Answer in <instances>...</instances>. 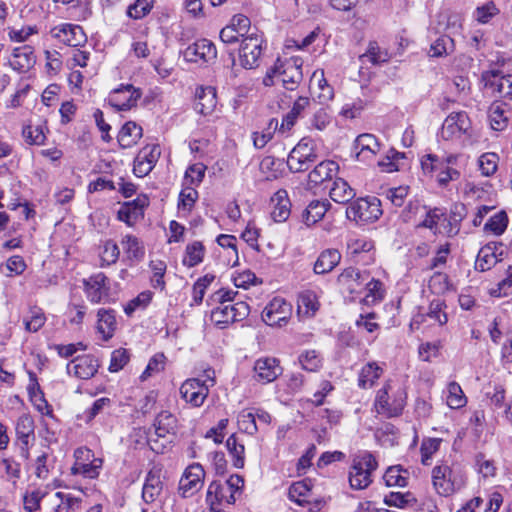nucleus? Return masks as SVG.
Returning <instances> with one entry per match:
<instances>
[{"instance_id": "f257e3e1", "label": "nucleus", "mask_w": 512, "mask_h": 512, "mask_svg": "<svg viewBox=\"0 0 512 512\" xmlns=\"http://www.w3.org/2000/svg\"><path fill=\"white\" fill-rule=\"evenodd\" d=\"M432 485L438 495L448 497L462 489L466 484V475L456 466L446 463L432 469Z\"/></svg>"}, {"instance_id": "f03ea898", "label": "nucleus", "mask_w": 512, "mask_h": 512, "mask_svg": "<svg viewBox=\"0 0 512 512\" xmlns=\"http://www.w3.org/2000/svg\"><path fill=\"white\" fill-rule=\"evenodd\" d=\"M378 463L369 452L356 455L352 460L349 471V484L352 489L363 490L372 483V473L377 469Z\"/></svg>"}, {"instance_id": "7ed1b4c3", "label": "nucleus", "mask_w": 512, "mask_h": 512, "mask_svg": "<svg viewBox=\"0 0 512 512\" xmlns=\"http://www.w3.org/2000/svg\"><path fill=\"white\" fill-rule=\"evenodd\" d=\"M381 201L377 197L358 198L351 202L346 209L349 220L357 223H372L382 215Z\"/></svg>"}, {"instance_id": "20e7f679", "label": "nucleus", "mask_w": 512, "mask_h": 512, "mask_svg": "<svg viewBox=\"0 0 512 512\" xmlns=\"http://www.w3.org/2000/svg\"><path fill=\"white\" fill-rule=\"evenodd\" d=\"M390 389V382H386L384 386L377 391L374 401L375 411L388 418L399 416L406 404V394L403 391H398L393 396V399L390 400Z\"/></svg>"}, {"instance_id": "39448f33", "label": "nucleus", "mask_w": 512, "mask_h": 512, "mask_svg": "<svg viewBox=\"0 0 512 512\" xmlns=\"http://www.w3.org/2000/svg\"><path fill=\"white\" fill-rule=\"evenodd\" d=\"M218 304L219 305L211 312V320L220 328H224L234 322L242 321L250 313L249 305L243 301Z\"/></svg>"}, {"instance_id": "423d86ee", "label": "nucleus", "mask_w": 512, "mask_h": 512, "mask_svg": "<svg viewBox=\"0 0 512 512\" xmlns=\"http://www.w3.org/2000/svg\"><path fill=\"white\" fill-rule=\"evenodd\" d=\"M316 160L317 154L313 147V141L303 138L289 153L287 165L294 173L303 172L309 169Z\"/></svg>"}, {"instance_id": "0eeeda50", "label": "nucleus", "mask_w": 512, "mask_h": 512, "mask_svg": "<svg viewBox=\"0 0 512 512\" xmlns=\"http://www.w3.org/2000/svg\"><path fill=\"white\" fill-rule=\"evenodd\" d=\"M471 120L464 111L451 112L444 120L440 137L445 141L460 140L463 135H470Z\"/></svg>"}, {"instance_id": "6e6552de", "label": "nucleus", "mask_w": 512, "mask_h": 512, "mask_svg": "<svg viewBox=\"0 0 512 512\" xmlns=\"http://www.w3.org/2000/svg\"><path fill=\"white\" fill-rule=\"evenodd\" d=\"M262 36L257 33H251L241 41L239 51V61L245 69H253L259 65V60L263 51Z\"/></svg>"}, {"instance_id": "1a4fd4ad", "label": "nucleus", "mask_w": 512, "mask_h": 512, "mask_svg": "<svg viewBox=\"0 0 512 512\" xmlns=\"http://www.w3.org/2000/svg\"><path fill=\"white\" fill-rule=\"evenodd\" d=\"M292 314V306L280 297L273 298L262 312V320L269 326H285Z\"/></svg>"}, {"instance_id": "9d476101", "label": "nucleus", "mask_w": 512, "mask_h": 512, "mask_svg": "<svg viewBox=\"0 0 512 512\" xmlns=\"http://www.w3.org/2000/svg\"><path fill=\"white\" fill-rule=\"evenodd\" d=\"M179 392L187 404L192 407H200L208 397L209 387L204 380L189 378L181 384Z\"/></svg>"}, {"instance_id": "9b49d317", "label": "nucleus", "mask_w": 512, "mask_h": 512, "mask_svg": "<svg viewBox=\"0 0 512 512\" xmlns=\"http://www.w3.org/2000/svg\"><path fill=\"white\" fill-rule=\"evenodd\" d=\"M204 477L205 471L199 463L189 465L179 481L181 495L185 498L193 496L202 488Z\"/></svg>"}, {"instance_id": "f8f14e48", "label": "nucleus", "mask_w": 512, "mask_h": 512, "mask_svg": "<svg viewBox=\"0 0 512 512\" xmlns=\"http://www.w3.org/2000/svg\"><path fill=\"white\" fill-rule=\"evenodd\" d=\"M481 79L495 96L509 98L512 95V74L504 75L499 70H488L482 73Z\"/></svg>"}, {"instance_id": "ddd939ff", "label": "nucleus", "mask_w": 512, "mask_h": 512, "mask_svg": "<svg viewBox=\"0 0 512 512\" xmlns=\"http://www.w3.org/2000/svg\"><path fill=\"white\" fill-rule=\"evenodd\" d=\"M302 64L299 57L280 60V81L286 90L294 91L302 81Z\"/></svg>"}, {"instance_id": "4468645a", "label": "nucleus", "mask_w": 512, "mask_h": 512, "mask_svg": "<svg viewBox=\"0 0 512 512\" xmlns=\"http://www.w3.org/2000/svg\"><path fill=\"white\" fill-rule=\"evenodd\" d=\"M255 381L268 384L275 381L282 374V367L278 359L274 357H261L257 359L253 367Z\"/></svg>"}, {"instance_id": "2eb2a0df", "label": "nucleus", "mask_w": 512, "mask_h": 512, "mask_svg": "<svg viewBox=\"0 0 512 512\" xmlns=\"http://www.w3.org/2000/svg\"><path fill=\"white\" fill-rule=\"evenodd\" d=\"M50 35L52 38L71 47L81 46L87 40L82 27L69 23H63L53 27L50 30Z\"/></svg>"}, {"instance_id": "dca6fc26", "label": "nucleus", "mask_w": 512, "mask_h": 512, "mask_svg": "<svg viewBox=\"0 0 512 512\" xmlns=\"http://www.w3.org/2000/svg\"><path fill=\"white\" fill-rule=\"evenodd\" d=\"M142 92L131 84L121 85L115 89L109 96V102L118 110H129L136 106L141 98Z\"/></svg>"}, {"instance_id": "f3484780", "label": "nucleus", "mask_w": 512, "mask_h": 512, "mask_svg": "<svg viewBox=\"0 0 512 512\" xmlns=\"http://www.w3.org/2000/svg\"><path fill=\"white\" fill-rule=\"evenodd\" d=\"M504 245L500 242H490L483 246L477 255L475 268L479 271L490 270L497 262L502 260Z\"/></svg>"}, {"instance_id": "a211bd4d", "label": "nucleus", "mask_w": 512, "mask_h": 512, "mask_svg": "<svg viewBox=\"0 0 512 512\" xmlns=\"http://www.w3.org/2000/svg\"><path fill=\"white\" fill-rule=\"evenodd\" d=\"M380 151V143L377 138L369 133L359 135L353 144L355 158L360 162H370Z\"/></svg>"}, {"instance_id": "6ab92c4d", "label": "nucleus", "mask_w": 512, "mask_h": 512, "mask_svg": "<svg viewBox=\"0 0 512 512\" xmlns=\"http://www.w3.org/2000/svg\"><path fill=\"white\" fill-rule=\"evenodd\" d=\"M368 279V272H361L357 268L348 267L340 273L337 280L342 289L353 294L360 293Z\"/></svg>"}, {"instance_id": "aec40b11", "label": "nucleus", "mask_w": 512, "mask_h": 512, "mask_svg": "<svg viewBox=\"0 0 512 512\" xmlns=\"http://www.w3.org/2000/svg\"><path fill=\"white\" fill-rule=\"evenodd\" d=\"M183 55L189 62H210L216 58L217 50L211 41L201 39L189 45Z\"/></svg>"}, {"instance_id": "412c9836", "label": "nucleus", "mask_w": 512, "mask_h": 512, "mask_svg": "<svg viewBox=\"0 0 512 512\" xmlns=\"http://www.w3.org/2000/svg\"><path fill=\"white\" fill-rule=\"evenodd\" d=\"M146 196H138L132 201L125 202L118 211V219L128 226H133L144 216V208L148 206Z\"/></svg>"}, {"instance_id": "4be33fe9", "label": "nucleus", "mask_w": 512, "mask_h": 512, "mask_svg": "<svg viewBox=\"0 0 512 512\" xmlns=\"http://www.w3.org/2000/svg\"><path fill=\"white\" fill-rule=\"evenodd\" d=\"M460 157L457 154H450L441 159L436 174V179L440 186H447L449 182L460 178L461 172L457 169Z\"/></svg>"}, {"instance_id": "5701e85b", "label": "nucleus", "mask_w": 512, "mask_h": 512, "mask_svg": "<svg viewBox=\"0 0 512 512\" xmlns=\"http://www.w3.org/2000/svg\"><path fill=\"white\" fill-rule=\"evenodd\" d=\"M75 463L72 467L73 474H82L85 477L94 478L96 466H94V452L86 447L75 450Z\"/></svg>"}, {"instance_id": "b1692460", "label": "nucleus", "mask_w": 512, "mask_h": 512, "mask_svg": "<svg viewBox=\"0 0 512 512\" xmlns=\"http://www.w3.org/2000/svg\"><path fill=\"white\" fill-rule=\"evenodd\" d=\"M217 106L216 91L213 87H201L196 90L194 110L203 116L211 115Z\"/></svg>"}, {"instance_id": "393cba45", "label": "nucleus", "mask_w": 512, "mask_h": 512, "mask_svg": "<svg viewBox=\"0 0 512 512\" xmlns=\"http://www.w3.org/2000/svg\"><path fill=\"white\" fill-rule=\"evenodd\" d=\"M162 490L161 469L154 466L147 473L143 485L142 498L146 503H152L160 496Z\"/></svg>"}, {"instance_id": "a878e982", "label": "nucleus", "mask_w": 512, "mask_h": 512, "mask_svg": "<svg viewBox=\"0 0 512 512\" xmlns=\"http://www.w3.org/2000/svg\"><path fill=\"white\" fill-rule=\"evenodd\" d=\"M444 308H446L444 300L435 298L430 302L428 310L425 314H418L413 318V323L420 324L429 319L431 322L438 323L442 326L448 321Z\"/></svg>"}, {"instance_id": "bb28decb", "label": "nucleus", "mask_w": 512, "mask_h": 512, "mask_svg": "<svg viewBox=\"0 0 512 512\" xmlns=\"http://www.w3.org/2000/svg\"><path fill=\"white\" fill-rule=\"evenodd\" d=\"M341 258L342 256L338 249L328 248L323 250L314 263V273L318 275L330 273L340 263Z\"/></svg>"}, {"instance_id": "cd10ccee", "label": "nucleus", "mask_w": 512, "mask_h": 512, "mask_svg": "<svg viewBox=\"0 0 512 512\" xmlns=\"http://www.w3.org/2000/svg\"><path fill=\"white\" fill-rule=\"evenodd\" d=\"M35 61L36 57L34 55L33 47L30 45H23L14 48L10 64L13 69L25 72L33 67Z\"/></svg>"}, {"instance_id": "c85d7f7f", "label": "nucleus", "mask_w": 512, "mask_h": 512, "mask_svg": "<svg viewBox=\"0 0 512 512\" xmlns=\"http://www.w3.org/2000/svg\"><path fill=\"white\" fill-rule=\"evenodd\" d=\"M510 114L508 103L501 100L494 101L489 108L488 114L492 129L496 131L504 130L507 126Z\"/></svg>"}, {"instance_id": "c756f323", "label": "nucleus", "mask_w": 512, "mask_h": 512, "mask_svg": "<svg viewBox=\"0 0 512 512\" xmlns=\"http://www.w3.org/2000/svg\"><path fill=\"white\" fill-rule=\"evenodd\" d=\"M235 501L236 497L232 493L224 490V483L213 481L209 485L206 495V502L208 505H232Z\"/></svg>"}, {"instance_id": "7c9ffc66", "label": "nucleus", "mask_w": 512, "mask_h": 512, "mask_svg": "<svg viewBox=\"0 0 512 512\" xmlns=\"http://www.w3.org/2000/svg\"><path fill=\"white\" fill-rule=\"evenodd\" d=\"M72 370L76 377L88 380L96 374L95 360L90 355L78 356L68 365V371Z\"/></svg>"}, {"instance_id": "2f4dec72", "label": "nucleus", "mask_w": 512, "mask_h": 512, "mask_svg": "<svg viewBox=\"0 0 512 512\" xmlns=\"http://www.w3.org/2000/svg\"><path fill=\"white\" fill-rule=\"evenodd\" d=\"M330 206L331 204L328 200L311 201L306 209L302 212V221L307 226L316 224L324 217Z\"/></svg>"}, {"instance_id": "473e14b6", "label": "nucleus", "mask_w": 512, "mask_h": 512, "mask_svg": "<svg viewBox=\"0 0 512 512\" xmlns=\"http://www.w3.org/2000/svg\"><path fill=\"white\" fill-rule=\"evenodd\" d=\"M155 434L157 437L164 438L165 436L176 433L177 418L169 411H161L154 421Z\"/></svg>"}, {"instance_id": "72a5a7b5", "label": "nucleus", "mask_w": 512, "mask_h": 512, "mask_svg": "<svg viewBox=\"0 0 512 512\" xmlns=\"http://www.w3.org/2000/svg\"><path fill=\"white\" fill-rule=\"evenodd\" d=\"M274 204L273 211L271 212L272 218L276 222L285 221L290 215V201L286 190H278L271 198Z\"/></svg>"}, {"instance_id": "f704fd0d", "label": "nucleus", "mask_w": 512, "mask_h": 512, "mask_svg": "<svg viewBox=\"0 0 512 512\" xmlns=\"http://www.w3.org/2000/svg\"><path fill=\"white\" fill-rule=\"evenodd\" d=\"M310 105L308 97L300 96L294 102L291 110L283 117L280 126V131H289L296 123L297 119L301 117L302 113Z\"/></svg>"}, {"instance_id": "c9c22d12", "label": "nucleus", "mask_w": 512, "mask_h": 512, "mask_svg": "<svg viewBox=\"0 0 512 512\" xmlns=\"http://www.w3.org/2000/svg\"><path fill=\"white\" fill-rule=\"evenodd\" d=\"M329 195L334 202L346 204L355 197L356 193L346 180L337 178L330 188Z\"/></svg>"}, {"instance_id": "e433bc0d", "label": "nucleus", "mask_w": 512, "mask_h": 512, "mask_svg": "<svg viewBox=\"0 0 512 512\" xmlns=\"http://www.w3.org/2000/svg\"><path fill=\"white\" fill-rule=\"evenodd\" d=\"M337 170L338 165L336 162L330 160L322 161L309 173V182L319 185L326 180L332 179Z\"/></svg>"}, {"instance_id": "4c0bfd02", "label": "nucleus", "mask_w": 512, "mask_h": 512, "mask_svg": "<svg viewBox=\"0 0 512 512\" xmlns=\"http://www.w3.org/2000/svg\"><path fill=\"white\" fill-rule=\"evenodd\" d=\"M319 309V301L314 291L306 290L299 294L297 312L305 317H312Z\"/></svg>"}, {"instance_id": "58836bf2", "label": "nucleus", "mask_w": 512, "mask_h": 512, "mask_svg": "<svg viewBox=\"0 0 512 512\" xmlns=\"http://www.w3.org/2000/svg\"><path fill=\"white\" fill-rule=\"evenodd\" d=\"M116 329V316L113 310L98 309V334L104 341L109 340Z\"/></svg>"}, {"instance_id": "ea45409f", "label": "nucleus", "mask_w": 512, "mask_h": 512, "mask_svg": "<svg viewBox=\"0 0 512 512\" xmlns=\"http://www.w3.org/2000/svg\"><path fill=\"white\" fill-rule=\"evenodd\" d=\"M142 137V128L135 122L125 123L118 133V143L123 148H129Z\"/></svg>"}, {"instance_id": "a19ab883", "label": "nucleus", "mask_w": 512, "mask_h": 512, "mask_svg": "<svg viewBox=\"0 0 512 512\" xmlns=\"http://www.w3.org/2000/svg\"><path fill=\"white\" fill-rule=\"evenodd\" d=\"M226 448L232 458L233 466L241 469L245 465V447L236 434L230 435L226 440Z\"/></svg>"}, {"instance_id": "79ce46f5", "label": "nucleus", "mask_w": 512, "mask_h": 512, "mask_svg": "<svg viewBox=\"0 0 512 512\" xmlns=\"http://www.w3.org/2000/svg\"><path fill=\"white\" fill-rule=\"evenodd\" d=\"M383 373V368L380 367L376 362H369L365 366L362 367L359 378L358 385L363 389L371 388L375 382L381 377Z\"/></svg>"}, {"instance_id": "37998d69", "label": "nucleus", "mask_w": 512, "mask_h": 512, "mask_svg": "<svg viewBox=\"0 0 512 512\" xmlns=\"http://www.w3.org/2000/svg\"><path fill=\"white\" fill-rule=\"evenodd\" d=\"M34 420L28 414L21 415L16 423V435L23 445L22 449L27 448L29 439L34 438Z\"/></svg>"}, {"instance_id": "c03bdc74", "label": "nucleus", "mask_w": 512, "mask_h": 512, "mask_svg": "<svg viewBox=\"0 0 512 512\" xmlns=\"http://www.w3.org/2000/svg\"><path fill=\"white\" fill-rule=\"evenodd\" d=\"M197 199L198 192L195 188L191 186L184 187L179 194L178 212L182 216H188L191 213Z\"/></svg>"}, {"instance_id": "a18cd8bd", "label": "nucleus", "mask_w": 512, "mask_h": 512, "mask_svg": "<svg viewBox=\"0 0 512 512\" xmlns=\"http://www.w3.org/2000/svg\"><path fill=\"white\" fill-rule=\"evenodd\" d=\"M205 248L199 241H194L186 246L183 264L189 268L194 267L203 261Z\"/></svg>"}, {"instance_id": "49530a36", "label": "nucleus", "mask_w": 512, "mask_h": 512, "mask_svg": "<svg viewBox=\"0 0 512 512\" xmlns=\"http://www.w3.org/2000/svg\"><path fill=\"white\" fill-rule=\"evenodd\" d=\"M446 402L452 409L462 408L467 403V398L461 386L455 381L450 382L447 386Z\"/></svg>"}, {"instance_id": "de8ad7c7", "label": "nucleus", "mask_w": 512, "mask_h": 512, "mask_svg": "<svg viewBox=\"0 0 512 512\" xmlns=\"http://www.w3.org/2000/svg\"><path fill=\"white\" fill-rule=\"evenodd\" d=\"M46 322V316L40 307H30L28 316L24 317L23 323L28 332H37Z\"/></svg>"}, {"instance_id": "09e8293b", "label": "nucleus", "mask_w": 512, "mask_h": 512, "mask_svg": "<svg viewBox=\"0 0 512 512\" xmlns=\"http://www.w3.org/2000/svg\"><path fill=\"white\" fill-rule=\"evenodd\" d=\"M408 476L407 470L402 469L400 466H392L386 470L383 479L389 487H405L408 484Z\"/></svg>"}, {"instance_id": "8fccbe9b", "label": "nucleus", "mask_w": 512, "mask_h": 512, "mask_svg": "<svg viewBox=\"0 0 512 512\" xmlns=\"http://www.w3.org/2000/svg\"><path fill=\"white\" fill-rule=\"evenodd\" d=\"M454 50V40L448 35H441L431 44L430 55L432 57H443L451 54Z\"/></svg>"}, {"instance_id": "3c124183", "label": "nucleus", "mask_w": 512, "mask_h": 512, "mask_svg": "<svg viewBox=\"0 0 512 512\" xmlns=\"http://www.w3.org/2000/svg\"><path fill=\"white\" fill-rule=\"evenodd\" d=\"M508 226V216L505 211H499L491 216L484 225V231L499 236Z\"/></svg>"}, {"instance_id": "603ef678", "label": "nucleus", "mask_w": 512, "mask_h": 512, "mask_svg": "<svg viewBox=\"0 0 512 512\" xmlns=\"http://www.w3.org/2000/svg\"><path fill=\"white\" fill-rule=\"evenodd\" d=\"M301 367L309 372H316L322 366V357L316 350H306L299 355Z\"/></svg>"}, {"instance_id": "864d4df0", "label": "nucleus", "mask_w": 512, "mask_h": 512, "mask_svg": "<svg viewBox=\"0 0 512 512\" xmlns=\"http://www.w3.org/2000/svg\"><path fill=\"white\" fill-rule=\"evenodd\" d=\"M442 439L440 438H425L423 439L420 447L421 463L423 465H430L432 456L439 450Z\"/></svg>"}, {"instance_id": "5fc2aeb1", "label": "nucleus", "mask_w": 512, "mask_h": 512, "mask_svg": "<svg viewBox=\"0 0 512 512\" xmlns=\"http://www.w3.org/2000/svg\"><path fill=\"white\" fill-rule=\"evenodd\" d=\"M499 157L496 153L487 152L482 154L478 160L479 170L485 177L492 176L498 167Z\"/></svg>"}, {"instance_id": "6e6d98bb", "label": "nucleus", "mask_w": 512, "mask_h": 512, "mask_svg": "<svg viewBox=\"0 0 512 512\" xmlns=\"http://www.w3.org/2000/svg\"><path fill=\"white\" fill-rule=\"evenodd\" d=\"M317 81V86L321 91L318 95L320 102H325L333 98V89L329 86L327 80L324 77L323 70H317L313 73L311 78V84Z\"/></svg>"}, {"instance_id": "4d7b16f0", "label": "nucleus", "mask_w": 512, "mask_h": 512, "mask_svg": "<svg viewBox=\"0 0 512 512\" xmlns=\"http://www.w3.org/2000/svg\"><path fill=\"white\" fill-rule=\"evenodd\" d=\"M239 428L249 435H254L258 431L256 425V415L250 410H243L238 415Z\"/></svg>"}, {"instance_id": "13d9d810", "label": "nucleus", "mask_w": 512, "mask_h": 512, "mask_svg": "<svg viewBox=\"0 0 512 512\" xmlns=\"http://www.w3.org/2000/svg\"><path fill=\"white\" fill-rule=\"evenodd\" d=\"M165 368V356L162 353L155 354L148 362L144 372L141 374V380H146L152 375L158 374Z\"/></svg>"}, {"instance_id": "bf43d9fd", "label": "nucleus", "mask_w": 512, "mask_h": 512, "mask_svg": "<svg viewBox=\"0 0 512 512\" xmlns=\"http://www.w3.org/2000/svg\"><path fill=\"white\" fill-rule=\"evenodd\" d=\"M150 268L153 272V276L151 278V285L154 288H159L160 290H164V288H165L164 274L166 271V264L161 260L151 261Z\"/></svg>"}, {"instance_id": "052dcab7", "label": "nucleus", "mask_w": 512, "mask_h": 512, "mask_svg": "<svg viewBox=\"0 0 512 512\" xmlns=\"http://www.w3.org/2000/svg\"><path fill=\"white\" fill-rule=\"evenodd\" d=\"M123 245L130 259H141L144 256V248L136 237L127 235L123 240Z\"/></svg>"}, {"instance_id": "680f3d73", "label": "nucleus", "mask_w": 512, "mask_h": 512, "mask_svg": "<svg viewBox=\"0 0 512 512\" xmlns=\"http://www.w3.org/2000/svg\"><path fill=\"white\" fill-rule=\"evenodd\" d=\"M153 0H135L127 10L129 17L133 19H141L146 16L152 9Z\"/></svg>"}, {"instance_id": "e2e57ef3", "label": "nucleus", "mask_w": 512, "mask_h": 512, "mask_svg": "<svg viewBox=\"0 0 512 512\" xmlns=\"http://www.w3.org/2000/svg\"><path fill=\"white\" fill-rule=\"evenodd\" d=\"M215 276L212 274H206L199 278L193 285V300L196 304H200L205 295L206 289L214 281Z\"/></svg>"}, {"instance_id": "0e129e2a", "label": "nucleus", "mask_w": 512, "mask_h": 512, "mask_svg": "<svg viewBox=\"0 0 512 512\" xmlns=\"http://www.w3.org/2000/svg\"><path fill=\"white\" fill-rule=\"evenodd\" d=\"M120 251L117 244L113 241H106L101 250L102 265H111L115 263L119 257Z\"/></svg>"}, {"instance_id": "69168bd1", "label": "nucleus", "mask_w": 512, "mask_h": 512, "mask_svg": "<svg viewBox=\"0 0 512 512\" xmlns=\"http://www.w3.org/2000/svg\"><path fill=\"white\" fill-rule=\"evenodd\" d=\"M512 293V265L508 266L505 277L497 284V287L491 290V295L495 297L507 296Z\"/></svg>"}, {"instance_id": "338daca9", "label": "nucleus", "mask_w": 512, "mask_h": 512, "mask_svg": "<svg viewBox=\"0 0 512 512\" xmlns=\"http://www.w3.org/2000/svg\"><path fill=\"white\" fill-rule=\"evenodd\" d=\"M152 300V293L150 291L141 292L137 297L132 299L125 306V313L131 316L137 309H144Z\"/></svg>"}, {"instance_id": "774afa93", "label": "nucleus", "mask_w": 512, "mask_h": 512, "mask_svg": "<svg viewBox=\"0 0 512 512\" xmlns=\"http://www.w3.org/2000/svg\"><path fill=\"white\" fill-rule=\"evenodd\" d=\"M56 496L60 499V503L57 505L56 512H75L79 506L77 498L63 492H57Z\"/></svg>"}]
</instances>
